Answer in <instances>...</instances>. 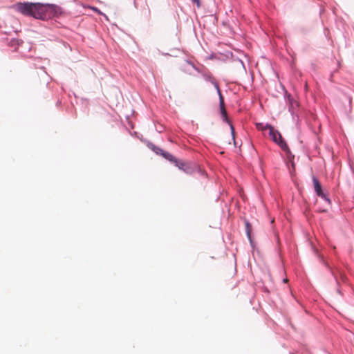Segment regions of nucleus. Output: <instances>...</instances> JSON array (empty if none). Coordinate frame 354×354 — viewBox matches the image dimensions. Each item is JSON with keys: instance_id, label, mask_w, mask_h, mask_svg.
<instances>
[{"instance_id": "ddd939ff", "label": "nucleus", "mask_w": 354, "mask_h": 354, "mask_svg": "<svg viewBox=\"0 0 354 354\" xmlns=\"http://www.w3.org/2000/svg\"><path fill=\"white\" fill-rule=\"evenodd\" d=\"M283 281H284L285 283H286V282H288V279H283Z\"/></svg>"}, {"instance_id": "f8f14e48", "label": "nucleus", "mask_w": 354, "mask_h": 354, "mask_svg": "<svg viewBox=\"0 0 354 354\" xmlns=\"http://www.w3.org/2000/svg\"><path fill=\"white\" fill-rule=\"evenodd\" d=\"M230 127H231V130H232V138H233V140H234V129L232 124H230Z\"/></svg>"}, {"instance_id": "423d86ee", "label": "nucleus", "mask_w": 354, "mask_h": 354, "mask_svg": "<svg viewBox=\"0 0 354 354\" xmlns=\"http://www.w3.org/2000/svg\"><path fill=\"white\" fill-rule=\"evenodd\" d=\"M162 155L163 156V157H165L166 159L169 160L171 162H175V160H177L171 153L167 152H162Z\"/></svg>"}, {"instance_id": "9b49d317", "label": "nucleus", "mask_w": 354, "mask_h": 354, "mask_svg": "<svg viewBox=\"0 0 354 354\" xmlns=\"http://www.w3.org/2000/svg\"><path fill=\"white\" fill-rule=\"evenodd\" d=\"M288 159L290 160V161L291 162V166H292V168L293 170H295V163L294 162L291 160V157H290V155L288 156Z\"/></svg>"}, {"instance_id": "7ed1b4c3", "label": "nucleus", "mask_w": 354, "mask_h": 354, "mask_svg": "<svg viewBox=\"0 0 354 354\" xmlns=\"http://www.w3.org/2000/svg\"><path fill=\"white\" fill-rule=\"evenodd\" d=\"M175 165L185 173L191 174L194 171V167L188 162L180 160H175Z\"/></svg>"}, {"instance_id": "39448f33", "label": "nucleus", "mask_w": 354, "mask_h": 354, "mask_svg": "<svg viewBox=\"0 0 354 354\" xmlns=\"http://www.w3.org/2000/svg\"><path fill=\"white\" fill-rule=\"evenodd\" d=\"M313 185H314V189H315V191L317 195L318 196L328 201L326 196L322 192V185H321L319 181L318 180V179L317 178H315V176H313Z\"/></svg>"}, {"instance_id": "1a4fd4ad", "label": "nucleus", "mask_w": 354, "mask_h": 354, "mask_svg": "<svg viewBox=\"0 0 354 354\" xmlns=\"http://www.w3.org/2000/svg\"><path fill=\"white\" fill-rule=\"evenodd\" d=\"M88 8H89L90 9H91L92 10L95 11V12H97V13L100 14V15H102V13L101 12V11H100L98 8H95V7L89 6Z\"/></svg>"}, {"instance_id": "20e7f679", "label": "nucleus", "mask_w": 354, "mask_h": 354, "mask_svg": "<svg viewBox=\"0 0 354 354\" xmlns=\"http://www.w3.org/2000/svg\"><path fill=\"white\" fill-rule=\"evenodd\" d=\"M215 86H216V88L217 89V91H218V95H219V104H220L221 115L224 118V120L226 122H228V118H227V111H226L225 108L223 97V95L221 94V92L220 91V88H219L218 84H216Z\"/></svg>"}, {"instance_id": "0eeeda50", "label": "nucleus", "mask_w": 354, "mask_h": 354, "mask_svg": "<svg viewBox=\"0 0 354 354\" xmlns=\"http://www.w3.org/2000/svg\"><path fill=\"white\" fill-rule=\"evenodd\" d=\"M268 125H269V124H266V125H264L263 123H257L256 124V127H257V129L262 131L263 132L266 130H268V127H266Z\"/></svg>"}, {"instance_id": "f257e3e1", "label": "nucleus", "mask_w": 354, "mask_h": 354, "mask_svg": "<svg viewBox=\"0 0 354 354\" xmlns=\"http://www.w3.org/2000/svg\"><path fill=\"white\" fill-rule=\"evenodd\" d=\"M17 9L24 15L40 19L52 18L61 13L60 8L55 5L39 3H20L17 5Z\"/></svg>"}, {"instance_id": "f03ea898", "label": "nucleus", "mask_w": 354, "mask_h": 354, "mask_svg": "<svg viewBox=\"0 0 354 354\" xmlns=\"http://www.w3.org/2000/svg\"><path fill=\"white\" fill-rule=\"evenodd\" d=\"M266 127H268V133L272 141L279 145L282 150L290 153L289 148L286 142L283 140L281 133L275 130L272 125H268Z\"/></svg>"}, {"instance_id": "6e6552de", "label": "nucleus", "mask_w": 354, "mask_h": 354, "mask_svg": "<svg viewBox=\"0 0 354 354\" xmlns=\"http://www.w3.org/2000/svg\"><path fill=\"white\" fill-rule=\"evenodd\" d=\"M245 227H246V232H247V235L249 238L250 240H251V238H250V234H251V225L247 222L245 223Z\"/></svg>"}, {"instance_id": "9d476101", "label": "nucleus", "mask_w": 354, "mask_h": 354, "mask_svg": "<svg viewBox=\"0 0 354 354\" xmlns=\"http://www.w3.org/2000/svg\"><path fill=\"white\" fill-rule=\"evenodd\" d=\"M192 1L196 4L197 7L199 8L201 6V1L200 0H192Z\"/></svg>"}]
</instances>
